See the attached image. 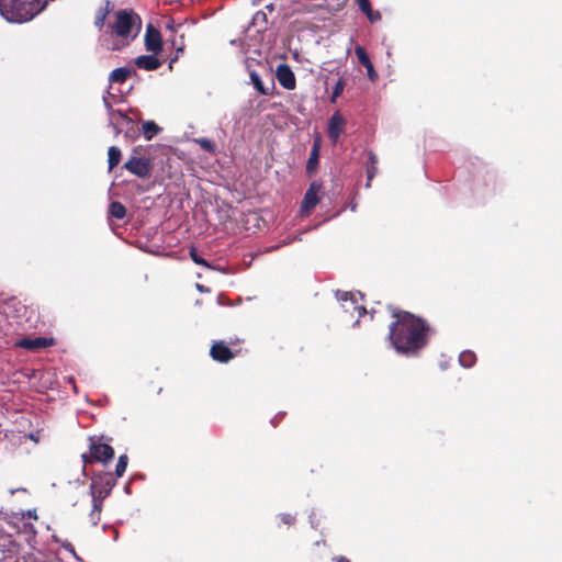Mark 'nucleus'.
<instances>
[{"mask_svg":"<svg viewBox=\"0 0 562 562\" xmlns=\"http://www.w3.org/2000/svg\"><path fill=\"white\" fill-rule=\"evenodd\" d=\"M396 321L390 325L391 346L400 355L411 357L427 344L428 327L425 322L409 313L394 314Z\"/></svg>","mask_w":562,"mask_h":562,"instance_id":"obj_1","label":"nucleus"},{"mask_svg":"<svg viewBox=\"0 0 562 562\" xmlns=\"http://www.w3.org/2000/svg\"><path fill=\"white\" fill-rule=\"evenodd\" d=\"M47 2V0H0V14L9 22H27L37 15Z\"/></svg>","mask_w":562,"mask_h":562,"instance_id":"obj_2","label":"nucleus"},{"mask_svg":"<svg viewBox=\"0 0 562 562\" xmlns=\"http://www.w3.org/2000/svg\"><path fill=\"white\" fill-rule=\"evenodd\" d=\"M142 22L137 14L132 11L120 10L115 13L114 23H110L111 33L119 37V43L108 46L110 49H120L135 38L140 31Z\"/></svg>","mask_w":562,"mask_h":562,"instance_id":"obj_3","label":"nucleus"},{"mask_svg":"<svg viewBox=\"0 0 562 562\" xmlns=\"http://www.w3.org/2000/svg\"><path fill=\"white\" fill-rule=\"evenodd\" d=\"M115 485V481L112 479L111 474H104L98 477L92 479L90 484V493L92 497V502L101 501L110 495L113 486Z\"/></svg>","mask_w":562,"mask_h":562,"instance_id":"obj_4","label":"nucleus"},{"mask_svg":"<svg viewBox=\"0 0 562 562\" xmlns=\"http://www.w3.org/2000/svg\"><path fill=\"white\" fill-rule=\"evenodd\" d=\"M336 296L338 301L341 303V307L345 312L350 313L351 315L357 312L358 316L361 317L367 314V310L363 305L359 304V301L362 300V295L360 293H349V292H337Z\"/></svg>","mask_w":562,"mask_h":562,"instance_id":"obj_5","label":"nucleus"},{"mask_svg":"<svg viewBox=\"0 0 562 562\" xmlns=\"http://www.w3.org/2000/svg\"><path fill=\"white\" fill-rule=\"evenodd\" d=\"M124 168L131 173L139 177L147 178L150 175V162L147 158L132 157L125 164Z\"/></svg>","mask_w":562,"mask_h":562,"instance_id":"obj_6","label":"nucleus"},{"mask_svg":"<svg viewBox=\"0 0 562 562\" xmlns=\"http://www.w3.org/2000/svg\"><path fill=\"white\" fill-rule=\"evenodd\" d=\"M276 78L280 86L286 90H293L296 86L294 72L286 64L278 65L276 69Z\"/></svg>","mask_w":562,"mask_h":562,"instance_id":"obj_7","label":"nucleus"},{"mask_svg":"<svg viewBox=\"0 0 562 562\" xmlns=\"http://www.w3.org/2000/svg\"><path fill=\"white\" fill-rule=\"evenodd\" d=\"M322 186L319 183L313 182L304 194L301 212L303 214L310 213V211L316 206L318 203V192L321 191Z\"/></svg>","mask_w":562,"mask_h":562,"instance_id":"obj_8","label":"nucleus"},{"mask_svg":"<svg viewBox=\"0 0 562 562\" xmlns=\"http://www.w3.org/2000/svg\"><path fill=\"white\" fill-rule=\"evenodd\" d=\"M346 124V120L342 117V115L339 112H335L329 121H328V127L327 133L329 139L336 144L339 139L340 134L342 133L344 126Z\"/></svg>","mask_w":562,"mask_h":562,"instance_id":"obj_9","label":"nucleus"},{"mask_svg":"<svg viewBox=\"0 0 562 562\" xmlns=\"http://www.w3.org/2000/svg\"><path fill=\"white\" fill-rule=\"evenodd\" d=\"M90 453L97 461L106 463L114 457V450L110 445L92 442L90 445Z\"/></svg>","mask_w":562,"mask_h":562,"instance_id":"obj_10","label":"nucleus"},{"mask_svg":"<svg viewBox=\"0 0 562 562\" xmlns=\"http://www.w3.org/2000/svg\"><path fill=\"white\" fill-rule=\"evenodd\" d=\"M53 344H54L53 338L37 337V338L19 339L15 342V346L24 348L26 350L34 351V350H40V349L46 348L48 346H52Z\"/></svg>","mask_w":562,"mask_h":562,"instance_id":"obj_11","label":"nucleus"},{"mask_svg":"<svg viewBox=\"0 0 562 562\" xmlns=\"http://www.w3.org/2000/svg\"><path fill=\"white\" fill-rule=\"evenodd\" d=\"M145 46L148 52L158 53L161 50V36L151 24L146 29Z\"/></svg>","mask_w":562,"mask_h":562,"instance_id":"obj_12","label":"nucleus"},{"mask_svg":"<svg viewBox=\"0 0 562 562\" xmlns=\"http://www.w3.org/2000/svg\"><path fill=\"white\" fill-rule=\"evenodd\" d=\"M210 355L218 362H228L233 358L232 350L222 341L212 345Z\"/></svg>","mask_w":562,"mask_h":562,"instance_id":"obj_13","label":"nucleus"},{"mask_svg":"<svg viewBox=\"0 0 562 562\" xmlns=\"http://www.w3.org/2000/svg\"><path fill=\"white\" fill-rule=\"evenodd\" d=\"M355 53L358 57L359 63L367 69L368 78L374 82L378 79V74L374 70L373 64L371 63L367 52L363 47L357 46Z\"/></svg>","mask_w":562,"mask_h":562,"instance_id":"obj_14","label":"nucleus"},{"mask_svg":"<svg viewBox=\"0 0 562 562\" xmlns=\"http://www.w3.org/2000/svg\"><path fill=\"white\" fill-rule=\"evenodd\" d=\"M135 65L145 70H155L160 67V60L154 55H142L135 58Z\"/></svg>","mask_w":562,"mask_h":562,"instance_id":"obj_15","label":"nucleus"},{"mask_svg":"<svg viewBox=\"0 0 562 562\" xmlns=\"http://www.w3.org/2000/svg\"><path fill=\"white\" fill-rule=\"evenodd\" d=\"M114 5L111 1H103L102 5L98 9L95 13L94 24L98 29H102L105 23V19L108 14L113 10Z\"/></svg>","mask_w":562,"mask_h":562,"instance_id":"obj_16","label":"nucleus"},{"mask_svg":"<svg viewBox=\"0 0 562 562\" xmlns=\"http://www.w3.org/2000/svg\"><path fill=\"white\" fill-rule=\"evenodd\" d=\"M378 157L373 151L368 153V161H367V183L366 187L370 188L372 179L378 173Z\"/></svg>","mask_w":562,"mask_h":562,"instance_id":"obj_17","label":"nucleus"},{"mask_svg":"<svg viewBox=\"0 0 562 562\" xmlns=\"http://www.w3.org/2000/svg\"><path fill=\"white\" fill-rule=\"evenodd\" d=\"M319 158V144L316 142L313 145L310 158L307 160L306 169L308 172L315 171Z\"/></svg>","mask_w":562,"mask_h":562,"instance_id":"obj_18","label":"nucleus"},{"mask_svg":"<svg viewBox=\"0 0 562 562\" xmlns=\"http://www.w3.org/2000/svg\"><path fill=\"white\" fill-rule=\"evenodd\" d=\"M190 258L196 265L203 266L207 269H215L222 273H226V270L224 268H215V267L211 266L206 260H204L201 256H199L196 252V249L194 247L190 248Z\"/></svg>","mask_w":562,"mask_h":562,"instance_id":"obj_19","label":"nucleus"},{"mask_svg":"<svg viewBox=\"0 0 562 562\" xmlns=\"http://www.w3.org/2000/svg\"><path fill=\"white\" fill-rule=\"evenodd\" d=\"M131 75V70L125 67L116 68L110 74L111 82H124L127 77Z\"/></svg>","mask_w":562,"mask_h":562,"instance_id":"obj_20","label":"nucleus"},{"mask_svg":"<svg viewBox=\"0 0 562 562\" xmlns=\"http://www.w3.org/2000/svg\"><path fill=\"white\" fill-rule=\"evenodd\" d=\"M121 160V150L116 146H111L108 151L109 171L119 165Z\"/></svg>","mask_w":562,"mask_h":562,"instance_id":"obj_21","label":"nucleus"},{"mask_svg":"<svg viewBox=\"0 0 562 562\" xmlns=\"http://www.w3.org/2000/svg\"><path fill=\"white\" fill-rule=\"evenodd\" d=\"M142 130L145 138L150 140L160 131V127L153 121H146L143 123Z\"/></svg>","mask_w":562,"mask_h":562,"instance_id":"obj_22","label":"nucleus"},{"mask_svg":"<svg viewBox=\"0 0 562 562\" xmlns=\"http://www.w3.org/2000/svg\"><path fill=\"white\" fill-rule=\"evenodd\" d=\"M250 81L254 85L255 89L262 95L269 94V89H267L260 79L259 75L256 71H250L249 74Z\"/></svg>","mask_w":562,"mask_h":562,"instance_id":"obj_23","label":"nucleus"},{"mask_svg":"<svg viewBox=\"0 0 562 562\" xmlns=\"http://www.w3.org/2000/svg\"><path fill=\"white\" fill-rule=\"evenodd\" d=\"M109 213L111 216L122 220L126 215V209L121 202H112L109 207Z\"/></svg>","mask_w":562,"mask_h":562,"instance_id":"obj_24","label":"nucleus"},{"mask_svg":"<svg viewBox=\"0 0 562 562\" xmlns=\"http://www.w3.org/2000/svg\"><path fill=\"white\" fill-rule=\"evenodd\" d=\"M476 361L475 353L470 350H464L459 356V362L464 368H471Z\"/></svg>","mask_w":562,"mask_h":562,"instance_id":"obj_25","label":"nucleus"},{"mask_svg":"<svg viewBox=\"0 0 562 562\" xmlns=\"http://www.w3.org/2000/svg\"><path fill=\"white\" fill-rule=\"evenodd\" d=\"M102 510L101 501H94L92 502V510L89 515L90 521L93 526H97L100 520V514Z\"/></svg>","mask_w":562,"mask_h":562,"instance_id":"obj_26","label":"nucleus"},{"mask_svg":"<svg viewBox=\"0 0 562 562\" xmlns=\"http://www.w3.org/2000/svg\"><path fill=\"white\" fill-rule=\"evenodd\" d=\"M193 142L199 144L201 146V148L205 151L213 154L216 150L214 143L209 138H204V137L195 138V139H193Z\"/></svg>","mask_w":562,"mask_h":562,"instance_id":"obj_27","label":"nucleus"},{"mask_svg":"<svg viewBox=\"0 0 562 562\" xmlns=\"http://www.w3.org/2000/svg\"><path fill=\"white\" fill-rule=\"evenodd\" d=\"M126 467H127V457L124 454L120 456L116 467H115L116 476L121 477L124 474Z\"/></svg>","mask_w":562,"mask_h":562,"instance_id":"obj_28","label":"nucleus"},{"mask_svg":"<svg viewBox=\"0 0 562 562\" xmlns=\"http://www.w3.org/2000/svg\"><path fill=\"white\" fill-rule=\"evenodd\" d=\"M344 88H345V82L344 80L340 78L335 87H334V91H333V95H331V102H335L336 99L344 91Z\"/></svg>","mask_w":562,"mask_h":562,"instance_id":"obj_29","label":"nucleus"},{"mask_svg":"<svg viewBox=\"0 0 562 562\" xmlns=\"http://www.w3.org/2000/svg\"><path fill=\"white\" fill-rule=\"evenodd\" d=\"M368 18V20L372 23L378 22L381 20V13L379 11H373L372 8H370V11H367L364 13Z\"/></svg>","mask_w":562,"mask_h":562,"instance_id":"obj_30","label":"nucleus"},{"mask_svg":"<svg viewBox=\"0 0 562 562\" xmlns=\"http://www.w3.org/2000/svg\"><path fill=\"white\" fill-rule=\"evenodd\" d=\"M356 2L363 13L370 11L371 4L369 0H356Z\"/></svg>","mask_w":562,"mask_h":562,"instance_id":"obj_31","label":"nucleus"},{"mask_svg":"<svg viewBox=\"0 0 562 562\" xmlns=\"http://www.w3.org/2000/svg\"><path fill=\"white\" fill-rule=\"evenodd\" d=\"M280 518H281L282 522L285 525H292L295 520V517L292 516L291 514H281Z\"/></svg>","mask_w":562,"mask_h":562,"instance_id":"obj_32","label":"nucleus"},{"mask_svg":"<svg viewBox=\"0 0 562 562\" xmlns=\"http://www.w3.org/2000/svg\"><path fill=\"white\" fill-rule=\"evenodd\" d=\"M195 286H196V290H198V291H200V292H202V293H204V292H209V289H207V288H205V286H204V285H202V284H199V283H198Z\"/></svg>","mask_w":562,"mask_h":562,"instance_id":"obj_33","label":"nucleus"},{"mask_svg":"<svg viewBox=\"0 0 562 562\" xmlns=\"http://www.w3.org/2000/svg\"><path fill=\"white\" fill-rule=\"evenodd\" d=\"M336 562H350V561L345 557H338V558H336Z\"/></svg>","mask_w":562,"mask_h":562,"instance_id":"obj_34","label":"nucleus"},{"mask_svg":"<svg viewBox=\"0 0 562 562\" xmlns=\"http://www.w3.org/2000/svg\"><path fill=\"white\" fill-rule=\"evenodd\" d=\"M103 101H104V104H105L106 109H109V110H110V104H109V102L106 101V99H105V98H103Z\"/></svg>","mask_w":562,"mask_h":562,"instance_id":"obj_35","label":"nucleus"},{"mask_svg":"<svg viewBox=\"0 0 562 562\" xmlns=\"http://www.w3.org/2000/svg\"><path fill=\"white\" fill-rule=\"evenodd\" d=\"M168 29L173 31V26L171 24H168Z\"/></svg>","mask_w":562,"mask_h":562,"instance_id":"obj_36","label":"nucleus"},{"mask_svg":"<svg viewBox=\"0 0 562 562\" xmlns=\"http://www.w3.org/2000/svg\"><path fill=\"white\" fill-rule=\"evenodd\" d=\"M82 458H83L85 462H87V460H88L87 456L82 454Z\"/></svg>","mask_w":562,"mask_h":562,"instance_id":"obj_37","label":"nucleus"}]
</instances>
